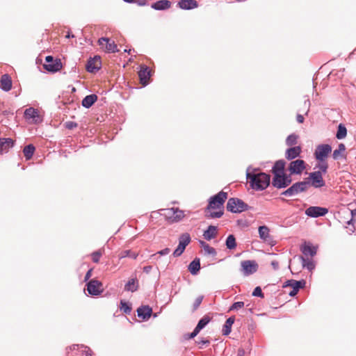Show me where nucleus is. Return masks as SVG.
Returning a JSON list of instances; mask_svg holds the SVG:
<instances>
[{"instance_id":"nucleus-1","label":"nucleus","mask_w":356,"mask_h":356,"mask_svg":"<svg viewBox=\"0 0 356 356\" xmlns=\"http://www.w3.org/2000/svg\"><path fill=\"white\" fill-rule=\"evenodd\" d=\"M227 198V193L220 191L210 197L208 205L205 208V217L208 219L220 218L224 214V203Z\"/></svg>"},{"instance_id":"nucleus-2","label":"nucleus","mask_w":356,"mask_h":356,"mask_svg":"<svg viewBox=\"0 0 356 356\" xmlns=\"http://www.w3.org/2000/svg\"><path fill=\"white\" fill-rule=\"evenodd\" d=\"M246 177L251 188L256 191L266 189L270 183V176L265 172L254 173L247 170Z\"/></svg>"},{"instance_id":"nucleus-3","label":"nucleus","mask_w":356,"mask_h":356,"mask_svg":"<svg viewBox=\"0 0 356 356\" xmlns=\"http://www.w3.org/2000/svg\"><path fill=\"white\" fill-rule=\"evenodd\" d=\"M310 183L309 181H301L293 183L286 190L281 193V195L285 197H293L298 195L301 193H305L307 191Z\"/></svg>"},{"instance_id":"nucleus-4","label":"nucleus","mask_w":356,"mask_h":356,"mask_svg":"<svg viewBox=\"0 0 356 356\" xmlns=\"http://www.w3.org/2000/svg\"><path fill=\"white\" fill-rule=\"evenodd\" d=\"M250 207L242 200L237 197H231L228 200L226 209L233 213H238L248 211Z\"/></svg>"},{"instance_id":"nucleus-5","label":"nucleus","mask_w":356,"mask_h":356,"mask_svg":"<svg viewBox=\"0 0 356 356\" xmlns=\"http://www.w3.org/2000/svg\"><path fill=\"white\" fill-rule=\"evenodd\" d=\"M292 182L291 176L289 174H275L273 175L272 185L277 189L285 188L291 185Z\"/></svg>"},{"instance_id":"nucleus-6","label":"nucleus","mask_w":356,"mask_h":356,"mask_svg":"<svg viewBox=\"0 0 356 356\" xmlns=\"http://www.w3.org/2000/svg\"><path fill=\"white\" fill-rule=\"evenodd\" d=\"M306 168V163L302 159L292 160L288 165L287 170L289 175H301Z\"/></svg>"},{"instance_id":"nucleus-7","label":"nucleus","mask_w":356,"mask_h":356,"mask_svg":"<svg viewBox=\"0 0 356 356\" xmlns=\"http://www.w3.org/2000/svg\"><path fill=\"white\" fill-rule=\"evenodd\" d=\"M191 236L188 233H184L180 235L179 238V245L172 253L173 257H177L182 254L186 249V247L191 242Z\"/></svg>"},{"instance_id":"nucleus-8","label":"nucleus","mask_w":356,"mask_h":356,"mask_svg":"<svg viewBox=\"0 0 356 356\" xmlns=\"http://www.w3.org/2000/svg\"><path fill=\"white\" fill-rule=\"evenodd\" d=\"M70 349L67 356H92L90 349L84 345L74 344Z\"/></svg>"},{"instance_id":"nucleus-9","label":"nucleus","mask_w":356,"mask_h":356,"mask_svg":"<svg viewBox=\"0 0 356 356\" xmlns=\"http://www.w3.org/2000/svg\"><path fill=\"white\" fill-rule=\"evenodd\" d=\"M241 266V271L244 276L252 275L258 270V264L254 260L242 261Z\"/></svg>"},{"instance_id":"nucleus-10","label":"nucleus","mask_w":356,"mask_h":356,"mask_svg":"<svg viewBox=\"0 0 356 356\" xmlns=\"http://www.w3.org/2000/svg\"><path fill=\"white\" fill-rule=\"evenodd\" d=\"M332 152V147L329 144L318 145L314 152L315 159L318 161L325 160L328 154Z\"/></svg>"},{"instance_id":"nucleus-11","label":"nucleus","mask_w":356,"mask_h":356,"mask_svg":"<svg viewBox=\"0 0 356 356\" xmlns=\"http://www.w3.org/2000/svg\"><path fill=\"white\" fill-rule=\"evenodd\" d=\"M163 211V215L171 222H179L184 217V211L178 208L165 209Z\"/></svg>"},{"instance_id":"nucleus-12","label":"nucleus","mask_w":356,"mask_h":356,"mask_svg":"<svg viewBox=\"0 0 356 356\" xmlns=\"http://www.w3.org/2000/svg\"><path fill=\"white\" fill-rule=\"evenodd\" d=\"M46 63L44 64V68L50 72H56L62 68V63L59 59H54L51 56H47L45 58Z\"/></svg>"},{"instance_id":"nucleus-13","label":"nucleus","mask_w":356,"mask_h":356,"mask_svg":"<svg viewBox=\"0 0 356 356\" xmlns=\"http://www.w3.org/2000/svg\"><path fill=\"white\" fill-rule=\"evenodd\" d=\"M24 117L27 121L36 124L42 121L38 110L33 107L26 108L24 111Z\"/></svg>"},{"instance_id":"nucleus-14","label":"nucleus","mask_w":356,"mask_h":356,"mask_svg":"<svg viewBox=\"0 0 356 356\" xmlns=\"http://www.w3.org/2000/svg\"><path fill=\"white\" fill-rule=\"evenodd\" d=\"M102 283L97 280H91L86 284L88 293L93 296H99L102 292Z\"/></svg>"},{"instance_id":"nucleus-15","label":"nucleus","mask_w":356,"mask_h":356,"mask_svg":"<svg viewBox=\"0 0 356 356\" xmlns=\"http://www.w3.org/2000/svg\"><path fill=\"white\" fill-rule=\"evenodd\" d=\"M259 238L270 245H275L273 236L270 234V229L266 225L259 226L258 228Z\"/></svg>"},{"instance_id":"nucleus-16","label":"nucleus","mask_w":356,"mask_h":356,"mask_svg":"<svg viewBox=\"0 0 356 356\" xmlns=\"http://www.w3.org/2000/svg\"><path fill=\"white\" fill-rule=\"evenodd\" d=\"M328 209L325 207L312 206L305 210V214L312 218H318L325 216Z\"/></svg>"},{"instance_id":"nucleus-17","label":"nucleus","mask_w":356,"mask_h":356,"mask_svg":"<svg viewBox=\"0 0 356 356\" xmlns=\"http://www.w3.org/2000/svg\"><path fill=\"white\" fill-rule=\"evenodd\" d=\"M309 179L311 180L310 185L314 188H318L325 185L321 172H312L309 173Z\"/></svg>"},{"instance_id":"nucleus-18","label":"nucleus","mask_w":356,"mask_h":356,"mask_svg":"<svg viewBox=\"0 0 356 356\" xmlns=\"http://www.w3.org/2000/svg\"><path fill=\"white\" fill-rule=\"evenodd\" d=\"M152 76V72L149 67L145 65L140 66V70L138 72V76L140 79V83L143 86H146L148 84V80Z\"/></svg>"},{"instance_id":"nucleus-19","label":"nucleus","mask_w":356,"mask_h":356,"mask_svg":"<svg viewBox=\"0 0 356 356\" xmlns=\"http://www.w3.org/2000/svg\"><path fill=\"white\" fill-rule=\"evenodd\" d=\"M101 67L100 57L95 56L94 58H90L86 64V70L88 72L92 73L98 71Z\"/></svg>"},{"instance_id":"nucleus-20","label":"nucleus","mask_w":356,"mask_h":356,"mask_svg":"<svg viewBox=\"0 0 356 356\" xmlns=\"http://www.w3.org/2000/svg\"><path fill=\"white\" fill-rule=\"evenodd\" d=\"M152 314V309L149 305H142L137 309V315L143 321L148 320Z\"/></svg>"},{"instance_id":"nucleus-21","label":"nucleus","mask_w":356,"mask_h":356,"mask_svg":"<svg viewBox=\"0 0 356 356\" xmlns=\"http://www.w3.org/2000/svg\"><path fill=\"white\" fill-rule=\"evenodd\" d=\"M301 152L300 146L291 147L286 150L285 158L289 161H292L300 156Z\"/></svg>"},{"instance_id":"nucleus-22","label":"nucleus","mask_w":356,"mask_h":356,"mask_svg":"<svg viewBox=\"0 0 356 356\" xmlns=\"http://www.w3.org/2000/svg\"><path fill=\"white\" fill-rule=\"evenodd\" d=\"M14 140L10 138H0V154L8 152L9 149L14 146Z\"/></svg>"},{"instance_id":"nucleus-23","label":"nucleus","mask_w":356,"mask_h":356,"mask_svg":"<svg viewBox=\"0 0 356 356\" xmlns=\"http://www.w3.org/2000/svg\"><path fill=\"white\" fill-rule=\"evenodd\" d=\"M98 42H99V45H102V46H103L104 44H105L106 49L108 52L115 53V52L118 51V47H117V45L115 44V43L114 42H110V40L108 38H104V37L101 38L99 39Z\"/></svg>"},{"instance_id":"nucleus-24","label":"nucleus","mask_w":356,"mask_h":356,"mask_svg":"<svg viewBox=\"0 0 356 356\" xmlns=\"http://www.w3.org/2000/svg\"><path fill=\"white\" fill-rule=\"evenodd\" d=\"M178 7L182 10H191L198 7V3L195 0H179Z\"/></svg>"},{"instance_id":"nucleus-25","label":"nucleus","mask_w":356,"mask_h":356,"mask_svg":"<svg viewBox=\"0 0 356 356\" xmlns=\"http://www.w3.org/2000/svg\"><path fill=\"white\" fill-rule=\"evenodd\" d=\"M172 3L169 0H159L151 5V8L156 10H165L171 7Z\"/></svg>"},{"instance_id":"nucleus-26","label":"nucleus","mask_w":356,"mask_h":356,"mask_svg":"<svg viewBox=\"0 0 356 356\" xmlns=\"http://www.w3.org/2000/svg\"><path fill=\"white\" fill-rule=\"evenodd\" d=\"M1 89L3 91L8 92L12 88V80L10 76L7 74H5L1 77Z\"/></svg>"},{"instance_id":"nucleus-27","label":"nucleus","mask_w":356,"mask_h":356,"mask_svg":"<svg viewBox=\"0 0 356 356\" xmlns=\"http://www.w3.org/2000/svg\"><path fill=\"white\" fill-rule=\"evenodd\" d=\"M286 162L283 159L278 160L275 161L274 165L272 168V172L273 175L275 174H284V168H285Z\"/></svg>"},{"instance_id":"nucleus-28","label":"nucleus","mask_w":356,"mask_h":356,"mask_svg":"<svg viewBox=\"0 0 356 356\" xmlns=\"http://www.w3.org/2000/svg\"><path fill=\"white\" fill-rule=\"evenodd\" d=\"M188 269L193 275H195L200 270V259L195 258L188 265Z\"/></svg>"},{"instance_id":"nucleus-29","label":"nucleus","mask_w":356,"mask_h":356,"mask_svg":"<svg viewBox=\"0 0 356 356\" xmlns=\"http://www.w3.org/2000/svg\"><path fill=\"white\" fill-rule=\"evenodd\" d=\"M97 100V96L95 94H91L89 95L86 96L82 102L81 104L83 107L86 108H90Z\"/></svg>"},{"instance_id":"nucleus-30","label":"nucleus","mask_w":356,"mask_h":356,"mask_svg":"<svg viewBox=\"0 0 356 356\" xmlns=\"http://www.w3.org/2000/svg\"><path fill=\"white\" fill-rule=\"evenodd\" d=\"M217 234V227L214 225H209L208 228L204 232L203 236L204 239L210 241L214 238Z\"/></svg>"},{"instance_id":"nucleus-31","label":"nucleus","mask_w":356,"mask_h":356,"mask_svg":"<svg viewBox=\"0 0 356 356\" xmlns=\"http://www.w3.org/2000/svg\"><path fill=\"white\" fill-rule=\"evenodd\" d=\"M301 251L305 256L314 257L316 254L317 249L316 247L312 245L310 243H305L302 248Z\"/></svg>"},{"instance_id":"nucleus-32","label":"nucleus","mask_w":356,"mask_h":356,"mask_svg":"<svg viewBox=\"0 0 356 356\" xmlns=\"http://www.w3.org/2000/svg\"><path fill=\"white\" fill-rule=\"evenodd\" d=\"M138 281L136 278L129 280L124 285V291L135 292L138 289Z\"/></svg>"},{"instance_id":"nucleus-33","label":"nucleus","mask_w":356,"mask_h":356,"mask_svg":"<svg viewBox=\"0 0 356 356\" xmlns=\"http://www.w3.org/2000/svg\"><path fill=\"white\" fill-rule=\"evenodd\" d=\"M234 316H230L226 320L225 324L223 325L222 331L223 335L227 336L230 334L232 331V326L234 324Z\"/></svg>"},{"instance_id":"nucleus-34","label":"nucleus","mask_w":356,"mask_h":356,"mask_svg":"<svg viewBox=\"0 0 356 356\" xmlns=\"http://www.w3.org/2000/svg\"><path fill=\"white\" fill-rule=\"evenodd\" d=\"M35 147L33 144L27 145L24 147L23 152L26 160H29L33 155Z\"/></svg>"},{"instance_id":"nucleus-35","label":"nucleus","mask_w":356,"mask_h":356,"mask_svg":"<svg viewBox=\"0 0 356 356\" xmlns=\"http://www.w3.org/2000/svg\"><path fill=\"white\" fill-rule=\"evenodd\" d=\"M200 244L204 249L206 254L213 256L216 255L217 252L214 248L211 247L208 243L203 241H200Z\"/></svg>"},{"instance_id":"nucleus-36","label":"nucleus","mask_w":356,"mask_h":356,"mask_svg":"<svg viewBox=\"0 0 356 356\" xmlns=\"http://www.w3.org/2000/svg\"><path fill=\"white\" fill-rule=\"evenodd\" d=\"M305 284L306 281L305 280H300L299 282H296V287L292 289L289 295L291 297L295 296L300 289H303L305 286Z\"/></svg>"},{"instance_id":"nucleus-37","label":"nucleus","mask_w":356,"mask_h":356,"mask_svg":"<svg viewBox=\"0 0 356 356\" xmlns=\"http://www.w3.org/2000/svg\"><path fill=\"white\" fill-rule=\"evenodd\" d=\"M347 135V129L343 124L338 125L337 131L336 134V138L338 140L343 139Z\"/></svg>"},{"instance_id":"nucleus-38","label":"nucleus","mask_w":356,"mask_h":356,"mask_svg":"<svg viewBox=\"0 0 356 356\" xmlns=\"http://www.w3.org/2000/svg\"><path fill=\"white\" fill-rule=\"evenodd\" d=\"M346 150L345 145L340 143L338 146V149H334L332 154V157L334 160H338L343 156L342 153Z\"/></svg>"},{"instance_id":"nucleus-39","label":"nucleus","mask_w":356,"mask_h":356,"mask_svg":"<svg viewBox=\"0 0 356 356\" xmlns=\"http://www.w3.org/2000/svg\"><path fill=\"white\" fill-rule=\"evenodd\" d=\"M225 245L229 250H233L236 247V238L233 234H229L227 237Z\"/></svg>"},{"instance_id":"nucleus-40","label":"nucleus","mask_w":356,"mask_h":356,"mask_svg":"<svg viewBox=\"0 0 356 356\" xmlns=\"http://www.w3.org/2000/svg\"><path fill=\"white\" fill-rule=\"evenodd\" d=\"M302 267L307 268L308 270L312 271L315 268V264L312 259H305L301 257Z\"/></svg>"},{"instance_id":"nucleus-41","label":"nucleus","mask_w":356,"mask_h":356,"mask_svg":"<svg viewBox=\"0 0 356 356\" xmlns=\"http://www.w3.org/2000/svg\"><path fill=\"white\" fill-rule=\"evenodd\" d=\"M210 320L209 316H204L198 321L195 328L200 332L209 323Z\"/></svg>"},{"instance_id":"nucleus-42","label":"nucleus","mask_w":356,"mask_h":356,"mask_svg":"<svg viewBox=\"0 0 356 356\" xmlns=\"http://www.w3.org/2000/svg\"><path fill=\"white\" fill-rule=\"evenodd\" d=\"M298 135L295 134H291L289 136H287L286 139V145L288 146H293L296 145L298 142Z\"/></svg>"},{"instance_id":"nucleus-43","label":"nucleus","mask_w":356,"mask_h":356,"mask_svg":"<svg viewBox=\"0 0 356 356\" xmlns=\"http://www.w3.org/2000/svg\"><path fill=\"white\" fill-rule=\"evenodd\" d=\"M120 305H121V307H120V310L124 313L125 314H129L131 312V305L124 301V300H121L120 301Z\"/></svg>"},{"instance_id":"nucleus-44","label":"nucleus","mask_w":356,"mask_h":356,"mask_svg":"<svg viewBox=\"0 0 356 356\" xmlns=\"http://www.w3.org/2000/svg\"><path fill=\"white\" fill-rule=\"evenodd\" d=\"M137 257V253L132 252L129 250H124L120 253V258L130 257L131 259H136Z\"/></svg>"},{"instance_id":"nucleus-45","label":"nucleus","mask_w":356,"mask_h":356,"mask_svg":"<svg viewBox=\"0 0 356 356\" xmlns=\"http://www.w3.org/2000/svg\"><path fill=\"white\" fill-rule=\"evenodd\" d=\"M316 168L319 169L317 172H321V175H323V173L327 172L328 165L325 160H324L323 161H319V163L316 165Z\"/></svg>"},{"instance_id":"nucleus-46","label":"nucleus","mask_w":356,"mask_h":356,"mask_svg":"<svg viewBox=\"0 0 356 356\" xmlns=\"http://www.w3.org/2000/svg\"><path fill=\"white\" fill-rule=\"evenodd\" d=\"M102 252L101 250L95 251L92 253V260L94 263H99L100 257H102Z\"/></svg>"},{"instance_id":"nucleus-47","label":"nucleus","mask_w":356,"mask_h":356,"mask_svg":"<svg viewBox=\"0 0 356 356\" xmlns=\"http://www.w3.org/2000/svg\"><path fill=\"white\" fill-rule=\"evenodd\" d=\"M244 307V302L242 301L235 302L229 307V311L238 310Z\"/></svg>"},{"instance_id":"nucleus-48","label":"nucleus","mask_w":356,"mask_h":356,"mask_svg":"<svg viewBox=\"0 0 356 356\" xmlns=\"http://www.w3.org/2000/svg\"><path fill=\"white\" fill-rule=\"evenodd\" d=\"M203 296H198L195 300L193 305V311H195L197 309V308L201 305L202 300H203Z\"/></svg>"},{"instance_id":"nucleus-49","label":"nucleus","mask_w":356,"mask_h":356,"mask_svg":"<svg viewBox=\"0 0 356 356\" xmlns=\"http://www.w3.org/2000/svg\"><path fill=\"white\" fill-rule=\"evenodd\" d=\"M252 296L255 297L264 298V295L262 292L261 288L260 286H257L254 288Z\"/></svg>"},{"instance_id":"nucleus-50","label":"nucleus","mask_w":356,"mask_h":356,"mask_svg":"<svg viewBox=\"0 0 356 356\" xmlns=\"http://www.w3.org/2000/svg\"><path fill=\"white\" fill-rule=\"evenodd\" d=\"M296 282H299V280L297 281L295 280H289L284 283L283 287L285 288L287 286H291L292 289H293L296 287Z\"/></svg>"},{"instance_id":"nucleus-51","label":"nucleus","mask_w":356,"mask_h":356,"mask_svg":"<svg viewBox=\"0 0 356 356\" xmlns=\"http://www.w3.org/2000/svg\"><path fill=\"white\" fill-rule=\"evenodd\" d=\"M170 249L168 248H165L157 252L156 254H152V257H154L156 254H159L160 256L167 255L170 253Z\"/></svg>"},{"instance_id":"nucleus-52","label":"nucleus","mask_w":356,"mask_h":356,"mask_svg":"<svg viewBox=\"0 0 356 356\" xmlns=\"http://www.w3.org/2000/svg\"><path fill=\"white\" fill-rule=\"evenodd\" d=\"M77 126V124L74 122H67L65 124V127L69 129H72L73 128L76 127Z\"/></svg>"},{"instance_id":"nucleus-53","label":"nucleus","mask_w":356,"mask_h":356,"mask_svg":"<svg viewBox=\"0 0 356 356\" xmlns=\"http://www.w3.org/2000/svg\"><path fill=\"white\" fill-rule=\"evenodd\" d=\"M199 332H200V331L195 327L193 331L189 334V338L193 339L195 337H196L198 334Z\"/></svg>"},{"instance_id":"nucleus-54","label":"nucleus","mask_w":356,"mask_h":356,"mask_svg":"<svg viewBox=\"0 0 356 356\" xmlns=\"http://www.w3.org/2000/svg\"><path fill=\"white\" fill-rule=\"evenodd\" d=\"M92 269H90V270H88L87 271V273H86V274L85 275V277H84V281L85 282L88 281L90 279V277H91V275H92Z\"/></svg>"},{"instance_id":"nucleus-55","label":"nucleus","mask_w":356,"mask_h":356,"mask_svg":"<svg viewBox=\"0 0 356 356\" xmlns=\"http://www.w3.org/2000/svg\"><path fill=\"white\" fill-rule=\"evenodd\" d=\"M304 117L300 114H298L296 116V120L298 123H302L304 122Z\"/></svg>"},{"instance_id":"nucleus-56","label":"nucleus","mask_w":356,"mask_h":356,"mask_svg":"<svg viewBox=\"0 0 356 356\" xmlns=\"http://www.w3.org/2000/svg\"><path fill=\"white\" fill-rule=\"evenodd\" d=\"M136 3L140 6H143L147 4V1L146 0H137Z\"/></svg>"},{"instance_id":"nucleus-57","label":"nucleus","mask_w":356,"mask_h":356,"mask_svg":"<svg viewBox=\"0 0 356 356\" xmlns=\"http://www.w3.org/2000/svg\"><path fill=\"white\" fill-rule=\"evenodd\" d=\"M271 266L275 270H277L279 268V262L277 261H272Z\"/></svg>"},{"instance_id":"nucleus-58","label":"nucleus","mask_w":356,"mask_h":356,"mask_svg":"<svg viewBox=\"0 0 356 356\" xmlns=\"http://www.w3.org/2000/svg\"><path fill=\"white\" fill-rule=\"evenodd\" d=\"M152 266H146L143 267V272L149 273L152 270Z\"/></svg>"},{"instance_id":"nucleus-59","label":"nucleus","mask_w":356,"mask_h":356,"mask_svg":"<svg viewBox=\"0 0 356 356\" xmlns=\"http://www.w3.org/2000/svg\"><path fill=\"white\" fill-rule=\"evenodd\" d=\"M199 344H202V345H205V344H207V343H209V341L207 340V339H201L199 342H198Z\"/></svg>"},{"instance_id":"nucleus-60","label":"nucleus","mask_w":356,"mask_h":356,"mask_svg":"<svg viewBox=\"0 0 356 356\" xmlns=\"http://www.w3.org/2000/svg\"><path fill=\"white\" fill-rule=\"evenodd\" d=\"M237 355L238 356H243L245 355V350L243 348H239Z\"/></svg>"},{"instance_id":"nucleus-61","label":"nucleus","mask_w":356,"mask_h":356,"mask_svg":"<svg viewBox=\"0 0 356 356\" xmlns=\"http://www.w3.org/2000/svg\"><path fill=\"white\" fill-rule=\"evenodd\" d=\"M305 105H306L308 108L309 107V106H310V101H309V99H307V100L305 101ZM308 111H309V108L307 109V111L306 112V114H307Z\"/></svg>"},{"instance_id":"nucleus-62","label":"nucleus","mask_w":356,"mask_h":356,"mask_svg":"<svg viewBox=\"0 0 356 356\" xmlns=\"http://www.w3.org/2000/svg\"><path fill=\"white\" fill-rule=\"evenodd\" d=\"M355 222V220L353 218V217H352V218L347 222L348 225H353Z\"/></svg>"},{"instance_id":"nucleus-63","label":"nucleus","mask_w":356,"mask_h":356,"mask_svg":"<svg viewBox=\"0 0 356 356\" xmlns=\"http://www.w3.org/2000/svg\"><path fill=\"white\" fill-rule=\"evenodd\" d=\"M356 215V209H353V210H351V216L352 217H354V216Z\"/></svg>"},{"instance_id":"nucleus-64","label":"nucleus","mask_w":356,"mask_h":356,"mask_svg":"<svg viewBox=\"0 0 356 356\" xmlns=\"http://www.w3.org/2000/svg\"><path fill=\"white\" fill-rule=\"evenodd\" d=\"M74 35L72 34H70V33H67V34L66 35V38H74Z\"/></svg>"}]
</instances>
